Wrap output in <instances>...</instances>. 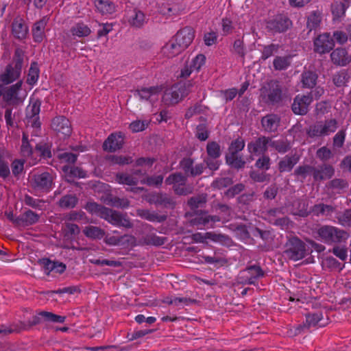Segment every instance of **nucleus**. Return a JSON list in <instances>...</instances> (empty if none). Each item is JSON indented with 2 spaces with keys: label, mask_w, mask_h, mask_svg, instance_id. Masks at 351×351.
Returning <instances> with one entry per match:
<instances>
[{
  "label": "nucleus",
  "mask_w": 351,
  "mask_h": 351,
  "mask_svg": "<svg viewBox=\"0 0 351 351\" xmlns=\"http://www.w3.org/2000/svg\"><path fill=\"white\" fill-rule=\"evenodd\" d=\"M271 137L261 136L247 144L248 152L254 155L265 154L269 147Z\"/></svg>",
  "instance_id": "nucleus-11"
},
{
  "label": "nucleus",
  "mask_w": 351,
  "mask_h": 351,
  "mask_svg": "<svg viewBox=\"0 0 351 351\" xmlns=\"http://www.w3.org/2000/svg\"><path fill=\"white\" fill-rule=\"evenodd\" d=\"M183 51V49L180 46L178 42H176L174 38L167 43L162 49L163 54L168 58H173L180 54Z\"/></svg>",
  "instance_id": "nucleus-27"
},
{
  "label": "nucleus",
  "mask_w": 351,
  "mask_h": 351,
  "mask_svg": "<svg viewBox=\"0 0 351 351\" xmlns=\"http://www.w3.org/2000/svg\"><path fill=\"white\" fill-rule=\"evenodd\" d=\"M194 37L193 29L191 27L186 26L178 31L173 38L184 51L192 43Z\"/></svg>",
  "instance_id": "nucleus-15"
},
{
  "label": "nucleus",
  "mask_w": 351,
  "mask_h": 351,
  "mask_svg": "<svg viewBox=\"0 0 351 351\" xmlns=\"http://www.w3.org/2000/svg\"><path fill=\"white\" fill-rule=\"evenodd\" d=\"M316 232L322 241L329 245L344 243L349 237L343 230L328 225L320 226Z\"/></svg>",
  "instance_id": "nucleus-3"
},
{
  "label": "nucleus",
  "mask_w": 351,
  "mask_h": 351,
  "mask_svg": "<svg viewBox=\"0 0 351 351\" xmlns=\"http://www.w3.org/2000/svg\"><path fill=\"white\" fill-rule=\"evenodd\" d=\"M112 165H125L131 164L133 162V159L129 156H117V155H110L106 158Z\"/></svg>",
  "instance_id": "nucleus-45"
},
{
  "label": "nucleus",
  "mask_w": 351,
  "mask_h": 351,
  "mask_svg": "<svg viewBox=\"0 0 351 351\" xmlns=\"http://www.w3.org/2000/svg\"><path fill=\"white\" fill-rule=\"evenodd\" d=\"M292 25L289 18L284 14H278L267 22V29L272 33H280L287 31Z\"/></svg>",
  "instance_id": "nucleus-9"
},
{
  "label": "nucleus",
  "mask_w": 351,
  "mask_h": 351,
  "mask_svg": "<svg viewBox=\"0 0 351 351\" xmlns=\"http://www.w3.org/2000/svg\"><path fill=\"white\" fill-rule=\"evenodd\" d=\"M233 182V179L232 178L221 177L215 179L212 183V186L215 189L221 190L231 186Z\"/></svg>",
  "instance_id": "nucleus-53"
},
{
  "label": "nucleus",
  "mask_w": 351,
  "mask_h": 351,
  "mask_svg": "<svg viewBox=\"0 0 351 351\" xmlns=\"http://www.w3.org/2000/svg\"><path fill=\"white\" fill-rule=\"evenodd\" d=\"M279 49L280 45L278 44L271 43L268 45H265L262 50L261 60H267L274 53H277Z\"/></svg>",
  "instance_id": "nucleus-55"
},
{
  "label": "nucleus",
  "mask_w": 351,
  "mask_h": 351,
  "mask_svg": "<svg viewBox=\"0 0 351 351\" xmlns=\"http://www.w3.org/2000/svg\"><path fill=\"white\" fill-rule=\"evenodd\" d=\"M290 56H276L273 61V66L276 71L286 70L291 64Z\"/></svg>",
  "instance_id": "nucleus-43"
},
{
  "label": "nucleus",
  "mask_w": 351,
  "mask_h": 351,
  "mask_svg": "<svg viewBox=\"0 0 351 351\" xmlns=\"http://www.w3.org/2000/svg\"><path fill=\"white\" fill-rule=\"evenodd\" d=\"M245 189V185L242 183H238L224 192V196L228 199L233 198L237 195L241 193Z\"/></svg>",
  "instance_id": "nucleus-61"
},
{
  "label": "nucleus",
  "mask_w": 351,
  "mask_h": 351,
  "mask_svg": "<svg viewBox=\"0 0 351 351\" xmlns=\"http://www.w3.org/2000/svg\"><path fill=\"white\" fill-rule=\"evenodd\" d=\"M39 72H40V71H39L37 62H32V64L30 65V68L29 69V73H28L27 79V83L30 85L34 84L38 80V78L39 76Z\"/></svg>",
  "instance_id": "nucleus-47"
},
{
  "label": "nucleus",
  "mask_w": 351,
  "mask_h": 351,
  "mask_svg": "<svg viewBox=\"0 0 351 351\" xmlns=\"http://www.w3.org/2000/svg\"><path fill=\"white\" fill-rule=\"evenodd\" d=\"M219 158H212L206 156L204 159L206 168H208L210 171H215L219 169L221 162L218 160Z\"/></svg>",
  "instance_id": "nucleus-64"
},
{
  "label": "nucleus",
  "mask_w": 351,
  "mask_h": 351,
  "mask_svg": "<svg viewBox=\"0 0 351 351\" xmlns=\"http://www.w3.org/2000/svg\"><path fill=\"white\" fill-rule=\"evenodd\" d=\"M173 190L175 194L178 195H188L191 194L193 192V187L191 185H180L176 184V186H173Z\"/></svg>",
  "instance_id": "nucleus-63"
},
{
  "label": "nucleus",
  "mask_w": 351,
  "mask_h": 351,
  "mask_svg": "<svg viewBox=\"0 0 351 351\" xmlns=\"http://www.w3.org/2000/svg\"><path fill=\"white\" fill-rule=\"evenodd\" d=\"M328 186L334 190H343L348 187L349 184L346 180L335 178L329 182Z\"/></svg>",
  "instance_id": "nucleus-62"
},
{
  "label": "nucleus",
  "mask_w": 351,
  "mask_h": 351,
  "mask_svg": "<svg viewBox=\"0 0 351 351\" xmlns=\"http://www.w3.org/2000/svg\"><path fill=\"white\" fill-rule=\"evenodd\" d=\"M199 120L202 122L196 127L195 136L202 141H204L208 139L209 136V131L208 130V125L206 124V119L204 117H200Z\"/></svg>",
  "instance_id": "nucleus-36"
},
{
  "label": "nucleus",
  "mask_w": 351,
  "mask_h": 351,
  "mask_svg": "<svg viewBox=\"0 0 351 351\" xmlns=\"http://www.w3.org/2000/svg\"><path fill=\"white\" fill-rule=\"evenodd\" d=\"M70 31L72 36L80 38L88 36L91 32L90 29L83 23H76Z\"/></svg>",
  "instance_id": "nucleus-40"
},
{
  "label": "nucleus",
  "mask_w": 351,
  "mask_h": 351,
  "mask_svg": "<svg viewBox=\"0 0 351 351\" xmlns=\"http://www.w3.org/2000/svg\"><path fill=\"white\" fill-rule=\"evenodd\" d=\"M191 217H193L190 223L193 226H205L208 223V211L205 210H199L194 213H189Z\"/></svg>",
  "instance_id": "nucleus-26"
},
{
  "label": "nucleus",
  "mask_w": 351,
  "mask_h": 351,
  "mask_svg": "<svg viewBox=\"0 0 351 351\" xmlns=\"http://www.w3.org/2000/svg\"><path fill=\"white\" fill-rule=\"evenodd\" d=\"M283 256L293 261L304 258L306 256V243L297 237H289L284 245Z\"/></svg>",
  "instance_id": "nucleus-4"
},
{
  "label": "nucleus",
  "mask_w": 351,
  "mask_h": 351,
  "mask_svg": "<svg viewBox=\"0 0 351 351\" xmlns=\"http://www.w3.org/2000/svg\"><path fill=\"white\" fill-rule=\"evenodd\" d=\"M23 82L21 80L10 86H5L3 95V101L8 104L16 105L22 102L19 97V91L21 89Z\"/></svg>",
  "instance_id": "nucleus-14"
},
{
  "label": "nucleus",
  "mask_w": 351,
  "mask_h": 351,
  "mask_svg": "<svg viewBox=\"0 0 351 351\" xmlns=\"http://www.w3.org/2000/svg\"><path fill=\"white\" fill-rule=\"evenodd\" d=\"M194 160L191 158H184L180 161V167L184 171V175L191 176V171L193 168Z\"/></svg>",
  "instance_id": "nucleus-60"
},
{
  "label": "nucleus",
  "mask_w": 351,
  "mask_h": 351,
  "mask_svg": "<svg viewBox=\"0 0 351 351\" xmlns=\"http://www.w3.org/2000/svg\"><path fill=\"white\" fill-rule=\"evenodd\" d=\"M84 208L90 214L95 215L114 226L125 228L133 227L132 223L126 215H123L101 204L96 202H87Z\"/></svg>",
  "instance_id": "nucleus-1"
},
{
  "label": "nucleus",
  "mask_w": 351,
  "mask_h": 351,
  "mask_svg": "<svg viewBox=\"0 0 351 351\" xmlns=\"http://www.w3.org/2000/svg\"><path fill=\"white\" fill-rule=\"evenodd\" d=\"M193 86L191 81L176 84L170 89L166 90L164 100L168 104H176L189 94Z\"/></svg>",
  "instance_id": "nucleus-5"
},
{
  "label": "nucleus",
  "mask_w": 351,
  "mask_h": 351,
  "mask_svg": "<svg viewBox=\"0 0 351 351\" xmlns=\"http://www.w3.org/2000/svg\"><path fill=\"white\" fill-rule=\"evenodd\" d=\"M167 241V238L160 237L155 234H147L143 238L144 243L146 245H153L156 246H160L165 244Z\"/></svg>",
  "instance_id": "nucleus-48"
},
{
  "label": "nucleus",
  "mask_w": 351,
  "mask_h": 351,
  "mask_svg": "<svg viewBox=\"0 0 351 351\" xmlns=\"http://www.w3.org/2000/svg\"><path fill=\"white\" fill-rule=\"evenodd\" d=\"M332 62L337 66H343L351 62V56L344 48H337L330 53Z\"/></svg>",
  "instance_id": "nucleus-19"
},
{
  "label": "nucleus",
  "mask_w": 351,
  "mask_h": 351,
  "mask_svg": "<svg viewBox=\"0 0 351 351\" xmlns=\"http://www.w3.org/2000/svg\"><path fill=\"white\" fill-rule=\"evenodd\" d=\"M245 147V141L243 138L239 137L237 139L232 141L229 145L228 152L227 154H236L243 149Z\"/></svg>",
  "instance_id": "nucleus-58"
},
{
  "label": "nucleus",
  "mask_w": 351,
  "mask_h": 351,
  "mask_svg": "<svg viewBox=\"0 0 351 351\" xmlns=\"http://www.w3.org/2000/svg\"><path fill=\"white\" fill-rule=\"evenodd\" d=\"M335 46V41L330 34L319 35L314 40V51L320 54L328 53Z\"/></svg>",
  "instance_id": "nucleus-10"
},
{
  "label": "nucleus",
  "mask_w": 351,
  "mask_h": 351,
  "mask_svg": "<svg viewBox=\"0 0 351 351\" xmlns=\"http://www.w3.org/2000/svg\"><path fill=\"white\" fill-rule=\"evenodd\" d=\"M315 167L310 165L298 166L294 171V175L304 180L308 175L313 174Z\"/></svg>",
  "instance_id": "nucleus-51"
},
{
  "label": "nucleus",
  "mask_w": 351,
  "mask_h": 351,
  "mask_svg": "<svg viewBox=\"0 0 351 351\" xmlns=\"http://www.w3.org/2000/svg\"><path fill=\"white\" fill-rule=\"evenodd\" d=\"M148 202L150 204L162 206L165 208H174L176 202L167 193H154L150 194Z\"/></svg>",
  "instance_id": "nucleus-17"
},
{
  "label": "nucleus",
  "mask_w": 351,
  "mask_h": 351,
  "mask_svg": "<svg viewBox=\"0 0 351 351\" xmlns=\"http://www.w3.org/2000/svg\"><path fill=\"white\" fill-rule=\"evenodd\" d=\"M22 69L12 66V64H8L3 73L0 74V81L3 84H10L19 78Z\"/></svg>",
  "instance_id": "nucleus-18"
},
{
  "label": "nucleus",
  "mask_w": 351,
  "mask_h": 351,
  "mask_svg": "<svg viewBox=\"0 0 351 351\" xmlns=\"http://www.w3.org/2000/svg\"><path fill=\"white\" fill-rule=\"evenodd\" d=\"M226 164L237 170L242 169L245 167L246 162L242 157L236 154H226L225 156Z\"/></svg>",
  "instance_id": "nucleus-25"
},
{
  "label": "nucleus",
  "mask_w": 351,
  "mask_h": 351,
  "mask_svg": "<svg viewBox=\"0 0 351 351\" xmlns=\"http://www.w3.org/2000/svg\"><path fill=\"white\" fill-rule=\"evenodd\" d=\"M335 174L334 167L329 164L323 163L317 167H315L313 178L315 182H321L330 179Z\"/></svg>",
  "instance_id": "nucleus-16"
},
{
  "label": "nucleus",
  "mask_w": 351,
  "mask_h": 351,
  "mask_svg": "<svg viewBox=\"0 0 351 351\" xmlns=\"http://www.w3.org/2000/svg\"><path fill=\"white\" fill-rule=\"evenodd\" d=\"M306 134L311 138L324 136L322 130V122L317 121L315 124L310 125L306 130Z\"/></svg>",
  "instance_id": "nucleus-54"
},
{
  "label": "nucleus",
  "mask_w": 351,
  "mask_h": 351,
  "mask_svg": "<svg viewBox=\"0 0 351 351\" xmlns=\"http://www.w3.org/2000/svg\"><path fill=\"white\" fill-rule=\"evenodd\" d=\"M78 198L75 195H65L58 201V206L64 209H70L75 207Z\"/></svg>",
  "instance_id": "nucleus-38"
},
{
  "label": "nucleus",
  "mask_w": 351,
  "mask_h": 351,
  "mask_svg": "<svg viewBox=\"0 0 351 351\" xmlns=\"http://www.w3.org/2000/svg\"><path fill=\"white\" fill-rule=\"evenodd\" d=\"M207 202V195L206 194H201L197 196H193L188 199L187 204L190 207L192 213H194L199 211V208L204 207Z\"/></svg>",
  "instance_id": "nucleus-28"
},
{
  "label": "nucleus",
  "mask_w": 351,
  "mask_h": 351,
  "mask_svg": "<svg viewBox=\"0 0 351 351\" xmlns=\"http://www.w3.org/2000/svg\"><path fill=\"white\" fill-rule=\"evenodd\" d=\"M323 319V313L321 311L307 313L306 315V322L297 326L294 335H297L305 329H308L311 327L317 326L319 327L324 326L327 324V322H324Z\"/></svg>",
  "instance_id": "nucleus-7"
},
{
  "label": "nucleus",
  "mask_w": 351,
  "mask_h": 351,
  "mask_svg": "<svg viewBox=\"0 0 351 351\" xmlns=\"http://www.w3.org/2000/svg\"><path fill=\"white\" fill-rule=\"evenodd\" d=\"M207 156L219 158L221 155L220 145L216 141H210L206 145Z\"/></svg>",
  "instance_id": "nucleus-50"
},
{
  "label": "nucleus",
  "mask_w": 351,
  "mask_h": 351,
  "mask_svg": "<svg viewBox=\"0 0 351 351\" xmlns=\"http://www.w3.org/2000/svg\"><path fill=\"white\" fill-rule=\"evenodd\" d=\"M349 76L346 71H341L335 74L332 77V81L337 87H341L346 85Z\"/></svg>",
  "instance_id": "nucleus-56"
},
{
  "label": "nucleus",
  "mask_w": 351,
  "mask_h": 351,
  "mask_svg": "<svg viewBox=\"0 0 351 351\" xmlns=\"http://www.w3.org/2000/svg\"><path fill=\"white\" fill-rule=\"evenodd\" d=\"M158 88L156 87L143 88L141 90H136L134 92L135 97H138L141 99L147 100L153 95L157 93Z\"/></svg>",
  "instance_id": "nucleus-49"
},
{
  "label": "nucleus",
  "mask_w": 351,
  "mask_h": 351,
  "mask_svg": "<svg viewBox=\"0 0 351 351\" xmlns=\"http://www.w3.org/2000/svg\"><path fill=\"white\" fill-rule=\"evenodd\" d=\"M51 127L60 138L65 139L70 136L72 132L71 123L64 116L53 118L51 121Z\"/></svg>",
  "instance_id": "nucleus-8"
},
{
  "label": "nucleus",
  "mask_w": 351,
  "mask_h": 351,
  "mask_svg": "<svg viewBox=\"0 0 351 351\" xmlns=\"http://www.w3.org/2000/svg\"><path fill=\"white\" fill-rule=\"evenodd\" d=\"M124 144V135L121 132L111 134L104 142L103 149L105 151L114 152L121 149Z\"/></svg>",
  "instance_id": "nucleus-13"
},
{
  "label": "nucleus",
  "mask_w": 351,
  "mask_h": 351,
  "mask_svg": "<svg viewBox=\"0 0 351 351\" xmlns=\"http://www.w3.org/2000/svg\"><path fill=\"white\" fill-rule=\"evenodd\" d=\"M95 6L102 14H112L115 10L114 3L108 0H97Z\"/></svg>",
  "instance_id": "nucleus-41"
},
{
  "label": "nucleus",
  "mask_w": 351,
  "mask_h": 351,
  "mask_svg": "<svg viewBox=\"0 0 351 351\" xmlns=\"http://www.w3.org/2000/svg\"><path fill=\"white\" fill-rule=\"evenodd\" d=\"M318 75L312 71H304L302 74V83L303 87L312 88L317 83Z\"/></svg>",
  "instance_id": "nucleus-33"
},
{
  "label": "nucleus",
  "mask_w": 351,
  "mask_h": 351,
  "mask_svg": "<svg viewBox=\"0 0 351 351\" xmlns=\"http://www.w3.org/2000/svg\"><path fill=\"white\" fill-rule=\"evenodd\" d=\"M312 103L311 95H298L293 99L291 110L295 114L305 115L308 112V106Z\"/></svg>",
  "instance_id": "nucleus-12"
},
{
  "label": "nucleus",
  "mask_w": 351,
  "mask_h": 351,
  "mask_svg": "<svg viewBox=\"0 0 351 351\" xmlns=\"http://www.w3.org/2000/svg\"><path fill=\"white\" fill-rule=\"evenodd\" d=\"M53 177L49 172L34 173L29 180L31 187L37 191L49 192L53 185Z\"/></svg>",
  "instance_id": "nucleus-6"
},
{
  "label": "nucleus",
  "mask_w": 351,
  "mask_h": 351,
  "mask_svg": "<svg viewBox=\"0 0 351 351\" xmlns=\"http://www.w3.org/2000/svg\"><path fill=\"white\" fill-rule=\"evenodd\" d=\"M322 21V13L319 10L313 11L307 17L306 27L308 32L317 29Z\"/></svg>",
  "instance_id": "nucleus-35"
},
{
  "label": "nucleus",
  "mask_w": 351,
  "mask_h": 351,
  "mask_svg": "<svg viewBox=\"0 0 351 351\" xmlns=\"http://www.w3.org/2000/svg\"><path fill=\"white\" fill-rule=\"evenodd\" d=\"M335 211V208L330 206L323 203L317 204L310 208V215L315 216H328Z\"/></svg>",
  "instance_id": "nucleus-30"
},
{
  "label": "nucleus",
  "mask_w": 351,
  "mask_h": 351,
  "mask_svg": "<svg viewBox=\"0 0 351 351\" xmlns=\"http://www.w3.org/2000/svg\"><path fill=\"white\" fill-rule=\"evenodd\" d=\"M263 99L270 106L275 108L287 106L291 102V97L287 94L278 80H272L262 88Z\"/></svg>",
  "instance_id": "nucleus-2"
},
{
  "label": "nucleus",
  "mask_w": 351,
  "mask_h": 351,
  "mask_svg": "<svg viewBox=\"0 0 351 351\" xmlns=\"http://www.w3.org/2000/svg\"><path fill=\"white\" fill-rule=\"evenodd\" d=\"M348 8L342 1H336L331 5L332 13L334 18L339 19L344 16L346 9Z\"/></svg>",
  "instance_id": "nucleus-46"
},
{
  "label": "nucleus",
  "mask_w": 351,
  "mask_h": 351,
  "mask_svg": "<svg viewBox=\"0 0 351 351\" xmlns=\"http://www.w3.org/2000/svg\"><path fill=\"white\" fill-rule=\"evenodd\" d=\"M145 14L140 10H134L133 14L130 19V23L132 25L136 27H141L145 22Z\"/></svg>",
  "instance_id": "nucleus-57"
},
{
  "label": "nucleus",
  "mask_w": 351,
  "mask_h": 351,
  "mask_svg": "<svg viewBox=\"0 0 351 351\" xmlns=\"http://www.w3.org/2000/svg\"><path fill=\"white\" fill-rule=\"evenodd\" d=\"M280 122V118L275 114H269L261 119V125L265 131L275 132L277 131Z\"/></svg>",
  "instance_id": "nucleus-22"
},
{
  "label": "nucleus",
  "mask_w": 351,
  "mask_h": 351,
  "mask_svg": "<svg viewBox=\"0 0 351 351\" xmlns=\"http://www.w3.org/2000/svg\"><path fill=\"white\" fill-rule=\"evenodd\" d=\"M293 206L295 207L293 215L302 217H306L310 215V208L308 209V204L306 200L299 199L295 202Z\"/></svg>",
  "instance_id": "nucleus-32"
},
{
  "label": "nucleus",
  "mask_w": 351,
  "mask_h": 351,
  "mask_svg": "<svg viewBox=\"0 0 351 351\" xmlns=\"http://www.w3.org/2000/svg\"><path fill=\"white\" fill-rule=\"evenodd\" d=\"M139 216L149 221L163 222L167 220V215H160L156 213L150 212L149 210H141L138 213Z\"/></svg>",
  "instance_id": "nucleus-39"
},
{
  "label": "nucleus",
  "mask_w": 351,
  "mask_h": 351,
  "mask_svg": "<svg viewBox=\"0 0 351 351\" xmlns=\"http://www.w3.org/2000/svg\"><path fill=\"white\" fill-rule=\"evenodd\" d=\"M47 21L48 19L43 17L33 25L32 32L34 42L40 43L45 38V29Z\"/></svg>",
  "instance_id": "nucleus-23"
},
{
  "label": "nucleus",
  "mask_w": 351,
  "mask_h": 351,
  "mask_svg": "<svg viewBox=\"0 0 351 351\" xmlns=\"http://www.w3.org/2000/svg\"><path fill=\"white\" fill-rule=\"evenodd\" d=\"M40 215L30 209L25 210L19 215L16 222V226H29L36 224L40 220Z\"/></svg>",
  "instance_id": "nucleus-20"
},
{
  "label": "nucleus",
  "mask_w": 351,
  "mask_h": 351,
  "mask_svg": "<svg viewBox=\"0 0 351 351\" xmlns=\"http://www.w3.org/2000/svg\"><path fill=\"white\" fill-rule=\"evenodd\" d=\"M187 182V176L181 172H176L170 174L165 180L167 185L176 186V184L185 185Z\"/></svg>",
  "instance_id": "nucleus-37"
},
{
  "label": "nucleus",
  "mask_w": 351,
  "mask_h": 351,
  "mask_svg": "<svg viewBox=\"0 0 351 351\" xmlns=\"http://www.w3.org/2000/svg\"><path fill=\"white\" fill-rule=\"evenodd\" d=\"M83 233L86 237L94 240L101 239L106 234L104 230L99 227L93 226H86L84 229Z\"/></svg>",
  "instance_id": "nucleus-34"
},
{
  "label": "nucleus",
  "mask_w": 351,
  "mask_h": 351,
  "mask_svg": "<svg viewBox=\"0 0 351 351\" xmlns=\"http://www.w3.org/2000/svg\"><path fill=\"white\" fill-rule=\"evenodd\" d=\"M269 147L274 148L280 154H285L289 151L291 148L290 142L287 139L274 140L271 137Z\"/></svg>",
  "instance_id": "nucleus-31"
},
{
  "label": "nucleus",
  "mask_w": 351,
  "mask_h": 351,
  "mask_svg": "<svg viewBox=\"0 0 351 351\" xmlns=\"http://www.w3.org/2000/svg\"><path fill=\"white\" fill-rule=\"evenodd\" d=\"M12 34L16 39L23 40L26 38L28 28L22 19H14L12 24Z\"/></svg>",
  "instance_id": "nucleus-24"
},
{
  "label": "nucleus",
  "mask_w": 351,
  "mask_h": 351,
  "mask_svg": "<svg viewBox=\"0 0 351 351\" xmlns=\"http://www.w3.org/2000/svg\"><path fill=\"white\" fill-rule=\"evenodd\" d=\"M337 128V121L335 119L326 120L324 123H322V130L324 136L334 132Z\"/></svg>",
  "instance_id": "nucleus-59"
},
{
  "label": "nucleus",
  "mask_w": 351,
  "mask_h": 351,
  "mask_svg": "<svg viewBox=\"0 0 351 351\" xmlns=\"http://www.w3.org/2000/svg\"><path fill=\"white\" fill-rule=\"evenodd\" d=\"M115 180L119 184H126L128 186H134L138 184V180L132 175L128 173H119L115 176Z\"/></svg>",
  "instance_id": "nucleus-44"
},
{
  "label": "nucleus",
  "mask_w": 351,
  "mask_h": 351,
  "mask_svg": "<svg viewBox=\"0 0 351 351\" xmlns=\"http://www.w3.org/2000/svg\"><path fill=\"white\" fill-rule=\"evenodd\" d=\"M299 158L295 155L285 156L278 162V170L280 172L290 171L295 165L298 163Z\"/></svg>",
  "instance_id": "nucleus-29"
},
{
  "label": "nucleus",
  "mask_w": 351,
  "mask_h": 351,
  "mask_svg": "<svg viewBox=\"0 0 351 351\" xmlns=\"http://www.w3.org/2000/svg\"><path fill=\"white\" fill-rule=\"evenodd\" d=\"M247 272L255 271L254 276L241 275V283L244 285H256V280L265 276V272L258 265H251L247 267Z\"/></svg>",
  "instance_id": "nucleus-21"
},
{
  "label": "nucleus",
  "mask_w": 351,
  "mask_h": 351,
  "mask_svg": "<svg viewBox=\"0 0 351 351\" xmlns=\"http://www.w3.org/2000/svg\"><path fill=\"white\" fill-rule=\"evenodd\" d=\"M63 231L65 237L73 239L80 234V228L77 224L66 223Z\"/></svg>",
  "instance_id": "nucleus-52"
},
{
  "label": "nucleus",
  "mask_w": 351,
  "mask_h": 351,
  "mask_svg": "<svg viewBox=\"0 0 351 351\" xmlns=\"http://www.w3.org/2000/svg\"><path fill=\"white\" fill-rule=\"evenodd\" d=\"M51 147L49 143L42 141L36 144L34 151L38 153L41 158L49 159L52 157Z\"/></svg>",
  "instance_id": "nucleus-42"
}]
</instances>
